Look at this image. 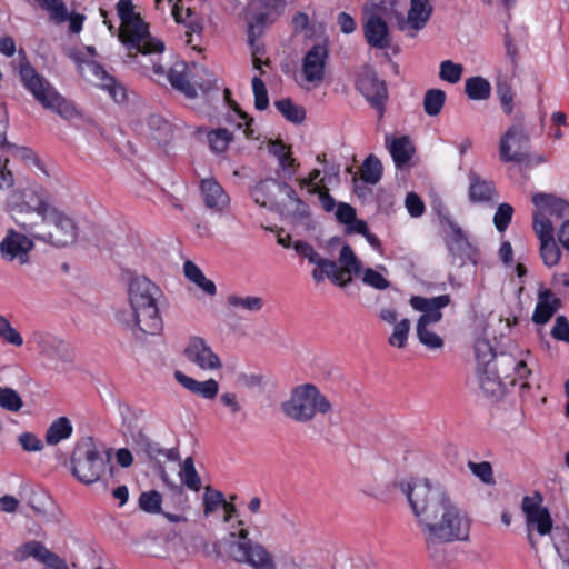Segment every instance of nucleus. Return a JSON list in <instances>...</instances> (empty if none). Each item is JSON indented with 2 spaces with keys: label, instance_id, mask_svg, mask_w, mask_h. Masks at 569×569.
Returning <instances> with one entry per match:
<instances>
[{
  "label": "nucleus",
  "instance_id": "nucleus-50",
  "mask_svg": "<svg viewBox=\"0 0 569 569\" xmlns=\"http://www.w3.org/2000/svg\"><path fill=\"white\" fill-rule=\"evenodd\" d=\"M410 332V320L405 318L398 321L395 327L391 336L388 339V342L392 347L405 348L407 345L408 336Z\"/></svg>",
  "mask_w": 569,
  "mask_h": 569
},
{
  "label": "nucleus",
  "instance_id": "nucleus-40",
  "mask_svg": "<svg viewBox=\"0 0 569 569\" xmlns=\"http://www.w3.org/2000/svg\"><path fill=\"white\" fill-rule=\"evenodd\" d=\"M277 110L286 118V120L299 124L306 119V110L303 107L295 104L289 98L274 101Z\"/></svg>",
  "mask_w": 569,
  "mask_h": 569
},
{
  "label": "nucleus",
  "instance_id": "nucleus-24",
  "mask_svg": "<svg viewBox=\"0 0 569 569\" xmlns=\"http://www.w3.org/2000/svg\"><path fill=\"white\" fill-rule=\"evenodd\" d=\"M365 38L373 48L387 49L391 44L389 28L385 20L378 16H371L363 24Z\"/></svg>",
  "mask_w": 569,
  "mask_h": 569
},
{
  "label": "nucleus",
  "instance_id": "nucleus-10",
  "mask_svg": "<svg viewBox=\"0 0 569 569\" xmlns=\"http://www.w3.org/2000/svg\"><path fill=\"white\" fill-rule=\"evenodd\" d=\"M229 553L239 563H248L254 569H277L271 553L249 537V530L241 528L230 532Z\"/></svg>",
  "mask_w": 569,
  "mask_h": 569
},
{
  "label": "nucleus",
  "instance_id": "nucleus-7",
  "mask_svg": "<svg viewBox=\"0 0 569 569\" xmlns=\"http://www.w3.org/2000/svg\"><path fill=\"white\" fill-rule=\"evenodd\" d=\"M20 78L23 86L43 108L54 111L64 119H71L77 114L76 108L59 94L27 60L20 64Z\"/></svg>",
  "mask_w": 569,
  "mask_h": 569
},
{
  "label": "nucleus",
  "instance_id": "nucleus-4",
  "mask_svg": "<svg viewBox=\"0 0 569 569\" xmlns=\"http://www.w3.org/2000/svg\"><path fill=\"white\" fill-rule=\"evenodd\" d=\"M530 370L523 360H517L512 355L501 352L493 359L486 371H480V388L490 397L500 398L517 380L525 379Z\"/></svg>",
  "mask_w": 569,
  "mask_h": 569
},
{
  "label": "nucleus",
  "instance_id": "nucleus-64",
  "mask_svg": "<svg viewBox=\"0 0 569 569\" xmlns=\"http://www.w3.org/2000/svg\"><path fill=\"white\" fill-rule=\"evenodd\" d=\"M551 336L558 341L569 343V321L565 316L560 315L556 318Z\"/></svg>",
  "mask_w": 569,
  "mask_h": 569
},
{
  "label": "nucleus",
  "instance_id": "nucleus-19",
  "mask_svg": "<svg viewBox=\"0 0 569 569\" xmlns=\"http://www.w3.org/2000/svg\"><path fill=\"white\" fill-rule=\"evenodd\" d=\"M184 356L203 370H216L222 367L219 356L200 337L190 338L184 349Z\"/></svg>",
  "mask_w": 569,
  "mask_h": 569
},
{
  "label": "nucleus",
  "instance_id": "nucleus-35",
  "mask_svg": "<svg viewBox=\"0 0 569 569\" xmlns=\"http://www.w3.org/2000/svg\"><path fill=\"white\" fill-rule=\"evenodd\" d=\"M278 19V16L262 10L256 13L248 24V43L251 48L254 47L257 38L262 36L266 27L272 24Z\"/></svg>",
  "mask_w": 569,
  "mask_h": 569
},
{
  "label": "nucleus",
  "instance_id": "nucleus-47",
  "mask_svg": "<svg viewBox=\"0 0 569 569\" xmlns=\"http://www.w3.org/2000/svg\"><path fill=\"white\" fill-rule=\"evenodd\" d=\"M532 227H533V230H535L539 241L553 239L552 222L542 212V210H539L533 213Z\"/></svg>",
  "mask_w": 569,
  "mask_h": 569
},
{
  "label": "nucleus",
  "instance_id": "nucleus-41",
  "mask_svg": "<svg viewBox=\"0 0 569 569\" xmlns=\"http://www.w3.org/2000/svg\"><path fill=\"white\" fill-rule=\"evenodd\" d=\"M383 167L375 154H369L361 167V179L368 184H377L382 177Z\"/></svg>",
  "mask_w": 569,
  "mask_h": 569
},
{
  "label": "nucleus",
  "instance_id": "nucleus-28",
  "mask_svg": "<svg viewBox=\"0 0 569 569\" xmlns=\"http://www.w3.org/2000/svg\"><path fill=\"white\" fill-rule=\"evenodd\" d=\"M532 203L558 219H569V202L551 193L539 192L532 196Z\"/></svg>",
  "mask_w": 569,
  "mask_h": 569
},
{
  "label": "nucleus",
  "instance_id": "nucleus-55",
  "mask_svg": "<svg viewBox=\"0 0 569 569\" xmlns=\"http://www.w3.org/2000/svg\"><path fill=\"white\" fill-rule=\"evenodd\" d=\"M226 499L221 491L212 489L210 486L206 487L203 495V513L204 516L211 515L218 506H223Z\"/></svg>",
  "mask_w": 569,
  "mask_h": 569
},
{
  "label": "nucleus",
  "instance_id": "nucleus-17",
  "mask_svg": "<svg viewBox=\"0 0 569 569\" xmlns=\"http://www.w3.org/2000/svg\"><path fill=\"white\" fill-rule=\"evenodd\" d=\"M329 58L327 40L313 44L302 59V74L310 83H321L326 74V64Z\"/></svg>",
  "mask_w": 569,
  "mask_h": 569
},
{
  "label": "nucleus",
  "instance_id": "nucleus-25",
  "mask_svg": "<svg viewBox=\"0 0 569 569\" xmlns=\"http://www.w3.org/2000/svg\"><path fill=\"white\" fill-rule=\"evenodd\" d=\"M560 307L561 300L550 289H539L532 321L537 325H546Z\"/></svg>",
  "mask_w": 569,
  "mask_h": 569
},
{
  "label": "nucleus",
  "instance_id": "nucleus-22",
  "mask_svg": "<svg viewBox=\"0 0 569 569\" xmlns=\"http://www.w3.org/2000/svg\"><path fill=\"white\" fill-rule=\"evenodd\" d=\"M279 193V180L267 178L258 182L250 190V196L257 204L267 208L270 211H279L280 206L277 201Z\"/></svg>",
  "mask_w": 569,
  "mask_h": 569
},
{
  "label": "nucleus",
  "instance_id": "nucleus-54",
  "mask_svg": "<svg viewBox=\"0 0 569 569\" xmlns=\"http://www.w3.org/2000/svg\"><path fill=\"white\" fill-rule=\"evenodd\" d=\"M0 338L9 345H23L22 336L11 326L7 317L0 315Z\"/></svg>",
  "mask_w": 569,
  "mask_h": 569
},
{
  "label": "nucleus",
  "instance_id": "nucleus-12",
  "mask_svg": "<svg viewBox=\"0 0 569 569\" xmlns=\"http://www.w3.org/2000/svg\"><path fill=\"white\" fill-rule=\"evenodd\" d=\"M530 137L525 131L522 117H518L502 134L499 143V158L503 162L528 163L530 162Z\"/></svg>",
  "mask_w": 569,
  "mask_h": 569
},
{
  "label": "nucleus",
  "instance_id": "nucleus-26",
  "mask_svg": "<svg viewBox=\"0 0 569 569\" xmlns=\"http://www.w3.org/2000/svg\"><path fill=\"white\" fill-rule=\"evenodd\" d=\"M59 556L50 551L41 541L30 540L19 546L13 552V559L17 562H23L28 558H33L44 566L56 560Z\"/></svg>",
  "mask_w": 569,
  "mask_h": 569
},
{
  "label": "nucleus",
  "instance_id": "nucleus-62",
  "mask_svg": "<svg viewBox=\"0 0 569 569\" xmlns=\"http://www.w3.org/2000/svg\"><path fill=\"white\" fill-rule=\"evenodd\" d=\"M292 248L297 252V254H299L302 258H306L312 264H317L321 258L315 250V248L306 241L297 240L292 243Z\"/></svg>",
  "mask_w": 569,
  "mask_h": 569
},
{
  "label": "nucleus",
  "instance_id": "nucleus-53",
  "mask_svg": "<svg viewBox=\"0 0 569 569\" xmlns=\"http://www.w3.org/2000/svg\"><path fill=\"white\" fill-rule=\"evenodd\" d=\"M462 71L463 68L460 63L445 60L440 63L439 78L449 83H457L461 79Z\"/></svg>",
  "mask_w": 569,
  "mask_h": 569
},
{
  "label": "nucleus",
  "instance_id": "nucleus-29",
  "mask_svg": "<svg viewBox=\"0 0 569 569\" xmlns=\"http://www.w3.org/2000/svg\"><path fill=\"white\" fill-rule=\"evenodd\" d=\"M174 378L183 388L203 399H213L218 395L219 383L214 379L198 381L179 370L174 372Z\"/></svg>",
  "mask_w": 569,
  "mask_h": 569
},
{
  "label": "nucleus",
  "instance_id": "nucleus-51",
  "mask_svg": "<svg viewBox=\"0 0 569 569\" xmlns=\"http://www.w3.org/2000/svg\"><path fill=\"white\" fill-rule=\"evenodd\" d=\"M0 406L8 411H19L23 407V401L20 395L12 388L0 387Z\"/></svg>",
  "mask_w": 569,
  "mask_h": 569
},
{
  "label": "nucleus",
  "instance_id": "nucleus-60",
  "mask_svg": "<svg viewBox=\"0 0 569 569\" xmlns=\"http://www.w3.org/2000/svg\"><path fill=\"white\" fill-rule=\"evenodd\" d=\"M552 540L559 559L569 561V531L556 528Z\"/></svg>",
  "mask_w": 569,
  "mask_h": 569
},
{
  "label": "nucleus",
  "instance_id": "nucleus-48",
  "mask_svg": "<svg viewBox=\"0 0 569 569\" xmlns=\"http://www.w3.org/2000/svg\"><path fill=\"white\" fill-rule=\"evenodd\" d=\"M339 263L341 264V269L347 271L348 274H359L361 271V262L348 243L343 244L340 250Z\"/></svg>",
  "mask_w": 569,
  "mask_h": 569
},
{
  "label": "nucleus",
  "instance_id": "nucleus-59",
  "mask_svg": "<svg viewBox=\"0 0 569 569\" xmlns=\"http://www.w3.org/2000/svg\"><path fill=\"white\" fill-rule=\"evenodd\" d=\"M468 468L483 483H486V485L495 483L493 471H492V467H491L490 462H488V461H481V462L469 461Z\"/></svg>",
  "mask_w": 569,
  "mask_h": 569
},
{
  "label": "nucleus",
  "instance_id": "nucleus-1",
  "mask_svg": "<svg viewBox=\"0 0 569 569\" xmlns=\"http://www.w3.org/2000/svg\"><path fill=\"white\" fill-rule=\"evenodd\" d=\"M395 486L407 497L423 527L427 548L440 542L465 541L469 537L470 521L448 497L443 488L428 479L396 480Z\"/></svg>",
  "mask_w": 569,
  "mask_h": 569
},
{
  "label": "nucleus",
  "instance_id": "nucleus-43",
  "mask_svg": "<svg viewBox=\"0 0 569 569\" xmlns=\"http://www.w3.org/2000/svg\"><path fill=\"white\" fill-rule=\"evenodd\" d=\"M232 140V132L226 128H218L208 132V142L210 149L216 153L224 152Z\"/></svg>",
  "mask_w": 569,
  "mask_h": 569
},
{
  "label": "nucleus",
  "instance_id": "nucleus-21",
  "mask_svg": "<svg viewBox=\"0 0 569 569\" xmlns=\"http://www.w3.org/2000/svg\"><path fill=\"white\" fill-rule=\"evenodd\" d=\"M27 503L38 517L46 521H56L59 518V508L56 506L50 495L41 488L30 490Z\"/></svg>",
  "mask_w": 569,
  "mask_h": 569
},
{
  "label": "nucleus",
  "instance_id": "nucleus-52",
  "mask_svg": "<svg viewBox=\"0 0 569 569\" xmlns=\"http://www.w3.org/2000/svg\"><path fill=\"white\" fill-rule=\"evenodd\" d=\"M540 256L543 260V263L549 268L556 266L559 262L561 258V251L555 242V238L551 240L540 241Z\"/></svg>",
  "mask_w": 569,
  "mask_h": 569
},
{
  "label": "nucleus",
  "instance_id": "nucleus-49",
  "mask_svg": "<svg viewBox=\"0 0 569 569\" xmlns=\"http://www.w3.org/2000/svg\"><path fill=\"white\" fill-rule=\"evenodd\" d=\"M41 8L49 12L50 19L56 24H61L69 19L68 8L61 0H46Z\"/></svg>",
  "mask_w": 569,
  "mask_h": 569
},
{
  "label": "nucleus",
  "instance_id": "nucleus-11",
  "mask_svg": "<svg viewBox=\"0 0 569 569\" xmlns=\"http://www.w3.org/2000/svg\"><path fill=\"white\" fill-rule=\"evenodd\" d=\"M9 207L16 222L29 234L38 223L30 221L27 216L36 213L41 220L52 208L41 192L31 188L12 192Z\"/></svg>",
  "mask_w": 569,
  "mask_h": 569
},
{
  "label": "nucleus",
  "instance_id": "nucleus-3",
  "mask_svg": "<svg viewBox=\"0 0 569 569\" xmlns=\"http://www.w3.org/2000/svg\"><path fill=\"white\" fill-rule=\"evenodd\" d=\"M128 297L132 309L131 318L119 320L124 322L137 339L159 335L163 329L159 312L161 289L144 276L131 278L128 284Z\"/></svg>",
  "mask_w": 569,
  "mask_h": 569
},
{
  "label": "nucleus",
  "instance_id": "nucleus-61",
  "mask_svg": "<svg viewBox=\"0 0 569 569\" xmlns=\"http://www.w3.org/2000/svg\"><path fill=\"white\" fill-rule=\"evenodd\" d=\"M362 281L377 290H386L391 284L387 278L372 268L363 270Z\"/></svg>",
  "mask_w": 569,
  "mask_h": 569
},
{
  "label": "nucleus",
  "instance_id": "nucleus-5",
  "mask_svg": "<svg viewBox=\"0 0 569 569\" xmlns=\"http://www.w3.org/2000/svg\"><path fill=\"white\" fill-rule=\"evenodd\" d=\"M280 410L288 419L307 423L313 420L317 413H329L332 403L317 386L305 383L291 390L290 398L280 403Z\"/></svg>",
  "mask_w": 569,
  "mask_h": 569
},
{
  "label": "nucleus",
  "instance_id": "nucleus-6",
  "mask_svg": "<svg viewBox=\"0 0 569 569\" xmlns=\"http://www.w3.org/2000/svg\"><path fill=\"white\" fill-rule=\"evenodd\" d=\"M451 302L450 295H440L432 298L412 296L410 306L422 312L416 325V333L419 342L428 349H441L443 339L430 329V326L442 319V309Z\"/></svg>",
  "mask_w": 569,
  "mask_h": 569
},
{
  "label": "nucleus",
  "instance_id": "nucleus-31",
  "mask_svg": "<svg viewBox=\"0 0 569 569\" xmlns=\"http://www.w3.org/2000/svg\"><path fill=\"white\" fill-rule=\"evenodd\" d=\"M386 146L397 168L407 166L416 152V148L408 136H401L392 140L387 136Z\"/></svg>",
  "mask_w": 569,
  "mask_h": 569
},
{
  "label": "nucleus",
  "instance_id": "nucleus-37",
  "mask_svg": "<svg viewBox=\"0 0 569 569\" xmlns=\"http://www.w3.org/2000/svg\"><path fill=\"white\" fill-rule=\"evenodd\" d=\"M73 431V427L67 417H59L52 421L46 431V442L56 446L60 441L68 439Z\"/></svg>",
  "mask_w": 569,
  "mask_h": 569
},
{
  "label": "nucleus",
  "instance_id": "nucleus-38",
  "mask_svg": "<svg viewBox=\"0 0 569 569\" xmlns=\"http://www.w3.org/2000/svg\"><path fill=\"white\" fill-rule=\"evenodd\" d=\"M465 92L471 100H487L491 94V84L480 76L470 77L465 82Z\"/></svg>",
  "mask_w": 569,
  "mask_h": 569
},
{
  "label": "nucleus",
  "instance_id": "nucleus-32",
  "mask_svg": "<svg viewBox=\"0 0 569 569\" xmlns=\"http://www.w3.org/2000/svg\"><path fill=\"white\" fill-rule=\"evenodd\" d=\"M268 149L269 152L278 159L283 177L291 179L296 174L299 163H297L296 159L292 157L290 147L281 140H273L270 141Z\"/></svg>",
  "mask_w": 569,
  "mask_h": 569
},
{
  "label": "nucleus",
  "instance_id": "nucleus-2",
  "mask_svg": "<svg viewBox=\"0 0 569 569\" xmlns=\"http://www.w3.org/2000/svg\"><path fill=\"white\" fill-rule=\"evenodd\" d=\"M117 13L121 21L118 38L128 51L124 62L141 64L138 56L149 57L153 73L164 74V68L151 58L152 54L163 52L164 43L150 34L149 24L134 11L132 0H119Z\"/></svg>",
  "mask_w": 569,
  "mask_h": 569
},
{
  "label": "nucleus",
  "instance_id": "nucleus-56",
  "mask_svg": "<svg viewBox=\"0 0 569 569\" xmlns=\"http://www.w3.org/2000/svg\"><path fill=\"white\" fill-rule=\"evenodd\" d=\"M252 90L254 94V107L257 110H266L269 107L268 90L260 77L252 78Z\"/></svg>",
  "mask_w": 569,
  "mask_h": 569
},
{
  "label": "nucleus",
  "instance_id": "nucleus-30",
  "mask_svg": "<svg viewBox=\"0 0 569 569\" xmlns=\"http://www.w3.org/2000/svg\"><path fill=\"white\" fill-rule=\"evenodd\" d=\"M167 78L171 87L182 93L186 98L193 99L197 97V89L188 79V66L184 61L174 62L170 67Z\"/></svg>",
  "mask_w": 569,
  "mask_h": 569
},
{
  "label": "nucleus",
  "instance_id": "nucleus-63",
  "mask_svg": "<svg viewBox=\"0 0 569 569\" xmlns=\"http://www.w3.org/2000/svg\"><path fill=\"white\" fill-rule=\"evenodd\" d=\"M309 192L311 194H318L320 204L326 212H332L338 204L335 198L329 193V190L325 187L315 186L309 189Z\"/></svg>",
  "mask_w": 569,
  "mask_h": 569
},
{
  "label": "nucleus",
  "instance_id": "nucleus-57",
  "mask_svg": "<svg viewBox=\"0 0 569 569\" xmlns=\"http://www.w3.org/2000/svg\"><path fill=\"white\" fill-rule=\"evenodd\" d=\"M497 96L500 100L501 107L507 114L513 111V91L507 81H498L496 86Z\"/></svg>",
  "mask_w": 569,
  "mask_h": 569
},
{
  "label": "nucleus",
  "instance_id": "nucleus-18",
  "mask_svg": "<svg viewBox=\"0 0 569 569\" xmlns=\"http://www.w3.org/2000/svg\"><path fill=\"white\" fill-rule=\"evenodd\" d=\"M80 70L82 76L94 79L102 89L108 91L109 96L116 102L124 100V88L113 76L109 74L100 63L87 60L80 64Z\"/></svg>",
  "mask_w": 569,
  "mask_h": 569
},
{
  "label": "nucleus",
  "instance_id": "nucleus-27",
  "mask_svg": "<svg viewBox=\"0 0 569 569\" xmlns=\"http://www.w3.org/2000/svg\"><path fill=\"white\" fill-rule=\"evenodd\" d=\"M200 188L204 204L209 209L221 212L229 206V196L217 180L212 178L203 179Z\"/></svg>",
  "mask_w": 569,
  "mask_h": 569
},
{
  "label": "nucleus",
  "instance_id": "nucleus-9",
  "mask_svg": "<svg viewBox=\"0 0 569 569\" xmlns=\"http://www.w3.org/2000/svg\"><path fill=\"white\" fill-rule=\"evenodd\" d=\"M40 221L43 228L37 224L30 232L33 238L54 247H67L77 241L78 227L76 222L57 208L52 207Z\"/></svg>",
  "mask_w": 569,
  "mask_h": 569
},
{
  "label": "nucleus",
  "instance_id": "nucleus-39",
  "mask_svg": "<svg viewBox=\"0 0 569 569\" xmlns=\"http://www.w3.org/2000/svg\"><path fill=\"white\" fill-rule=\"evenodd\" d=\"M475 356L477 360L478 380L480 381V371H486L498 355L493 351V348L487 339H477L475 342Z\"/></svg>",
  "mask_w": 569,
  "mask_h": 569
},
{
  "label": "nucleus",
  "instance_id": "nucleus-14",
  "mask_svg": "<svg viewBox=\"0 0 569 569\" xmlns=\"http://www.w3.org/2000/svg\"><path fill=\"white\" fill-rule=\"evenodd\" d=\"M356 87L371 107L378 111L379 118H382L388 99V90L386 82L379 79L371 66H363L357 77Z\"/></svg>",
  "mask_w": 569,
  "mask_h": 569
},
{
  "label": "nucleus",
  "instance_id": "nucleus-23",
  "mask_svg": "<svg viewBox=\"0 0 569 569\" xmlns=\"http://www.w3.org/2000/svg\"><path fill=\"white\" fill-rule=\"evenodd\" d=\"M468 180V198L471 203L489 202L498 196L493 181L482 178L473 170L469 171Z\"/></svg>",
  "mask_w": 569,
  "mask_h": 569
},
{
  "label": "nucleus",
  "instance_id": "nucleus-33",
  "mask_svg": "<svg viewBox=\"0 0 569 569\" xmlns=\"http://www.w3.org/2000/svg\"><path fill=\"white\" fill-rule=\"evenodd\" d=\"M433 7L430 0H410L407 24L416 31L426 27L432 16Z\"/></svg>",
  "mask_w": 569,
  "mask_h": 569
},
{
  "label": "nucleus",
  "instance_id": "nucleus-44",
  "mask_svg": "<svg viewBox=\"0 0 569 569\" xmlns=\"http://www.w3.org/2000/svg\"><path fill=\"white\" fill-rule=\"evenodd\" d=\"M180 477L182 483L190 490H193L196 492L200 490L201 479L194 468L193 459L191 457L184 459L180 471Z\"/></svg>",
  "mask_w": 569,
  "mask_h": 569
},
{
  "label": "nucleus",
  "instance_id": "nucleus-13",
  "mask_svg": "<svg viewBox=\"0 0 569 569\" xmlns=\"http://www.w3.org/2000/svg\"><path fill=\"white\" fill-rule=\"evenodd\" d=\"M522 511L526 516L527 538L530 547L537 550V541L532 531L536 530L540 536H546L552 531L553 521L549 510L542 507V496L535 492L533 496H525L521 502Z\"/></svg>",
  "mask_w": 569,
  "mask_h": 569
},
{
  "label": "nucleus",
  "instance_id": "nucleus-36",
  "mask_svg": "<svg viewBox=\"0 0 569 569\" xmlns=\"http://www.w3.org/2000/svg\"><path fill=\"white\" fill-rule=\"evenodd\" d=\"M148 128L159 143H167L172 139V124L160 114L152 113L147 119Z\"/></svg>",
  "mask_w": 569,
  "mask_h": 569
},
{
  "label": "nucleus",
  "instance_id": "nucleus-16",
  "mask_svg": "<svg viewBox=\"0 0 569 569\" xmlns=\"http://www.w3.org/2000/svg\"><path fill=\"white\" fill-rule=\"evenodd\" d=\"M33 247V241L27 236L9 229L0 242V254L3 260L9 262L17 260L22 266L28 263L29 252Z\"/></svg>",
  "mask_w": 569,
  "mask_h": 569
},
{
  "label": "nucleus",
  "instance_id": "nucleus-46",
  "mask_svg": "<svg viewBox=\"0 0 569 569\" xmlns=\"http://www.w3.org/2000/svg\"><path fill=\"white\" fill-rule=\"evenodd\" d=\"M162 496L157 490L143 491L139 496L138 505L141 510L148 513H160Z\"/></svg>",
  "mask_w": 569,
  "mask_h": 569
},
{
  "label": "nucleus",
  "instance_id": "nucleus-20",
  "mask_svg": "<svg viewBox=\"0 0 569 569\" xmlns=\"http://www.w3.org/2000/svg\"><path fill=\"white\" fill-rule=\"evenodd\" d=\"M36 342L41 355L47 358L62 362H70L73 359L69 345L54 336L47 333L38 335Z\"/></svg>",
  "mask_w": 569,
  "mask_h": 569
},
{
  "label": "nucleus",
  "instance_id": "nucleus-8",
  "mask_svg": "<svg viewBox=\"0 0 569 569\" xmlns=\"http://www.w3.org/2000/svg\"><path fill=\"white\" fill-rule=\"evenodd\" d=\"M109 457L104 459L99 452L92 437L81 438L71 455V473L83 485L100 480L106 471Z\"/></svg>",
  "mask_w": 569,
  "mask_h": 569
},
{
  "label": "nucleus",
  "instance_id": "nucleus-42",
  "mask_svg": "<svg viewBox=\"0 0 569 569\" xmlns=\"http://www.w3.org/2000/svg\"><path fill=\"white\" fill-rule=\"evenodd\" d=\"M446 102V92L441 89H429L423 97V110L429 117L438 116Z\"/></svg>",
  "mask_w": 569,
  "mask_h": 569
},
{
  "label": "nucleus",
  "instance_id": "nucleus-58",
  "mask_svg": "<svg viewBox=\"0 0 569 569\" xmlns=\"http://www.w3.org/2000/svg\"><path fill=\"white\" fill-rule=\"evenodd\" d=\"M513 208L509 203H500L493 216V224L499 232H503L511 222Z\"/></svg>",
  "mask_w": 569,
  "mask_h": 569
},
{
  "label": "nucleus",
  "instance_id": "nucleus-45",
  "mask_svg": "<svg viewBox=\"0 0 569 569\" xmlns=\"http://www.w3.org/2000/svg\"><path fill=\"white\" fill-rule=\"evenodd\" d=\"M227 303L230 307L241 308L249 312H258L263 307V299L256 296L240 297L237 295H230L227 298Z\"/></svg>",
  "mask_w": 569,
  "mask_h": 569
},
{
  "label": "nucleus",
  "instance_id": "nucleus-34",
  "mask_svg": "<svg viewBox=\"0 0 569 569\" xmlns=\"http://www.w3.org/2000/svg\"><path fill=\"white\" fill-rule=\"evenodd\" d=\"M131 440L133 449L139 453H144L148 459H156L158 456L164 453L160 445L151 439L144 429H137L131 431Z\"/></svg>",
  "mask_w": 569,
  "mask_h": 569
},
{
  "label": "nucleus",
  "instance_id": "nucleus-15",
  "mask_svg": "<svg viewBox=\"0 0 569 569\" xmlns=\"http://www.w3.org/2000/svg\"><path fill=\"white\" fill-rule=\"evenodd\" d=\"M441 222L449 228L447 248L452 257V263L462 267L470 261L476 264L479 257L478 249L468 240L462 229L448 217H443Z\"/></svg>",
  "mask_w": 569,
  "mask_h": 569
}]
</instances>
